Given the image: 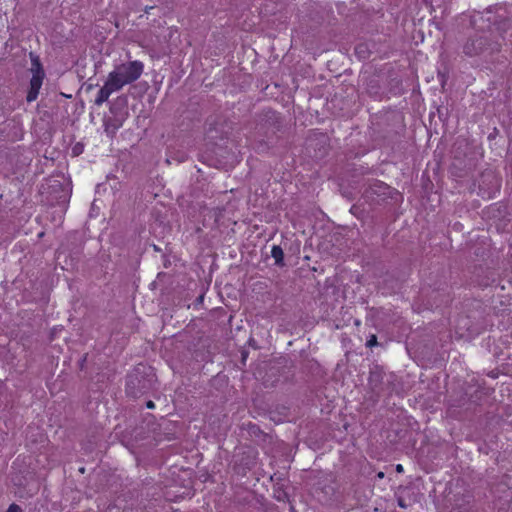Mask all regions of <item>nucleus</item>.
<instances>
[{
	"label": "nucleus",
	"mask_w": 512,
	"mask_h": 512,
	"mask_svg": "<svg viewBox=\"0 0 512 512\" xmlns=\"http://www.w3.org/2000/svg\"><path fill=\"white\" fill-rule=\"evenodd\" d=\"M377 476H378L379 478H383V477H384V473H383V472H379Z\"/></svg>",
	"instance_id": "12"
},
{
	"label": "nucleus",
	"mask_w": 512,
	"mask_h": 512,
	"mask_svg": "<svg viewBox=\"0 0 512 512\" xmlns=\"http://www.w3.org/2000/svg\"><path fill=\"white\" fill-rule=\"evenodd\" d=\"M375 345H377V337L375 335H372L370 339L367 340L366 346L373 347Z\"/></svg>",
	"instance_id": "5"
},
{
	"label": "nucleus",
	"mask_w": 512,
	"mask_h": 512,
	"mask_svg": "<svg viewBox=\"0 0 512 512\" xmlns=\"http://www.w3.org/2000/svg\"><path fill=\"white\" fill-rule=\"evenodd\" d=\"M72 152H73V155H79L80 152H81V149L78 148V146L76 145L73 149H72Z\"/></svg>",
	"instance_id": "9"
},
{
	"label": "nucleus",
	"mask_w": 512,
	"mask_h": 512,
	"mask_svg": "<svg viewBox=\"0 0 512 512\" xmlns=\"http://www.w3.org/2000/svg\"><path fill=\"white\" fill-rule=\"evenodd\" d=\"M146 407L148 409H154L155 408V404L153 401L149 400L147 403H146Z\"/></svg>",
	"instance_id": "8"
},
{
	"label": "nucleus",
	"mask_w": 512,
	"mask_h": 512,
	"mask_svg": "<svg viewBox=\"0 0 512 512\" xmlns=\"http://www.w3.org/2000/svg\"><path fill=\"white\" fill-rule=\"evenodd\" d=\"M398 504H399L400 507H404L405 506L402 500H399Z\"/></svg>",
	"instance_id": "13"
},
{
	"label": "nucleus",
	"mask_w": 512,
	"mask_h": 512,
	"mask_svg": "<svg viewBox=\"0 0 512 512\" xmlns=\"http://www.w3.org/2000/svg\"><path fill=\"white\" fill-rule=\"evenodd\" d=\"M29 56L31 60L32 77L30 79L26 100L31 103L38 98L39 91L45 78V72L39 57L32 52Z\"/></svg>",
	"instance_id": "2"
},
{
	"label": "nucleus",
	"mask_w": 512,
	"mask_h": 512,
	"mask_svg": "<svg viewBox=\"0 0 512 512\" xmlns=\"http://www.w3.org/2000/svg\"><path fill=\"white\" fill-rule=\"evenodd\" d=\"M271 256L274 258L277 265H283L284 252L278 245H274L271 249Z\"/></svg>",
	"instance_id": "4"
},
{
	"label": "nucleus",
	"mask_w": 512,
	"mask_h": 512,
	"mask_svg": "<svg viewBox=\"0 0 512 512\" xmlns=\"http://www.w3.org/2000/svg\"><path fill=\"white\" fill-rule=\"evenodd\" d=\"M363 47H364L363 45L357 46L355 49L356 53H360V50L363 49Z\"/></svg>",
	"instance_id": "11"
},
{
	"label": "nucleus",
	"mask_w": 512,
	"mask_h": 512,
	"mask_svg": "<svg viewBox=\"0 0 512 512\" xmlns=\"http://www.w3.org/2000/svg\"><path fill=\"white\" fill-rule=\"evenodd\" d=\"M6 512H21V508L17 504L13 503L9 506Z\"/></svg>",
	"instance_id": "6"
},
{
	"label": "nucleus",
	"mask_w": 512,
	"mask_h": 512,
	"mask_svg": "<svg viewBox=\"0 0 512 512\" xmlns=\"http://www.w3.org/2000/svg\"><path fill=\"white\" fill-rule=\"evenodd\" d=\"M396 470H397V472H403V466L401 464H398L396 466Z\"/></svg>",
	"instance_id": "10"
},
{
	"label": "nucleus",
	"mask_w": 512,
	"mask_h": 512,
	"mask_svg": "<svg viewBox=\"0 0 512 512\" xmlns=\"http://www.w3.org/2000/svg\"><path fill=\"white\" fill-rule=\"evenodd\" d=\"M143 71V62L134 60L117 65L114 70L108 74V78L118 90H121L125 85L137 81Z\"/></svg>",
	"instance_id": "1"
},
{
	"label": "nucleus",
	"mask_w": 512,
	"mask_h": 512,
	"mask_svg": "<svg viewBox=\"0 0 512 512\" xmlns=\"http://www.w3.org/2000/svg\"><path fill=\"white\" fill-rule=\"evenodd\" d=\"M473 45V43L470 45L469 43H467L465 46H464V53L466 55H469V56H472L474 54V52L472 51V48L471 46Z\"/></svg>",
	"instance_id": "7"
},
{
	"label": "nucleus",
	"mask_w": 512,
	"mask_h": 512,
	"mask_svg": "<svg viewBox=\"0 0 512 512\" xmlns=\"http://www.w3.org/2000/svg\"><path fill=\"white\" fill-rule=\"evenodd\" d=\"M119 91L118 88L111 82V80L107 77L103 87H101L96 95L95 104L101 105L106 102L110 95L114 92Z\"/></svg>",
	"instance_id": "3"
}]
</instances>
